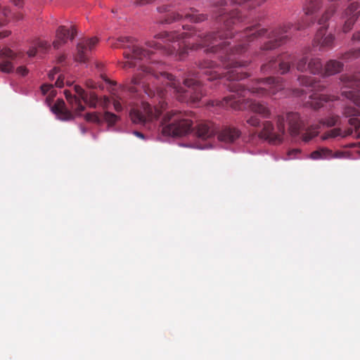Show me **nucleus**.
<instances>
[{"label": "nucleus", "instance_id": "nucleus-1", "mask_svg": "<svg viewBox=\"0 0 360 360\" xmlns=\"http://www.w3.org/2000/svg\"><path fill=\"white\" fill-rule=\"evenodd\" d=\"M231 92L235 94L226 96L222 100L210 101L211 106L231 108L236 110H250L264 119L270 118V109L264 104L252 99L245 98L250 94L257 97L272 96L284 89L283 79L281 77H269L257 79L252 86L245 88L240 83H231L228 86Z\"/></svg>", "mask_w": 360, "mask_h": 360}, {"label": "nucleus", "instance_id": "nucleus-2", "mask_svg": "<svg viewBox=\"0 0 360 360\" xmlns=\"http://www.w3.org/2000/svg\"><path fill=\"white\" fill-rule=\"evenodd\" d=\"M191 114L172 110L162 119V133L167 136H181L190 132L193 127Z\"/></svg>", "mask_w": 360, "mask_h": 360}, {"label": "nucleus", "instance_id": "nucleus-3", "mask_svg": "<svg viewBox=\"0 0 360 360\" xmlns=\"http://www.w3.org/2000/svg\"><path fill=\"white\" fill-rule=\"evenodd\" d=\"M343 115L346 117H349L348 123L352 127L342 129L340 127H335L330 130L326 131L321 136L323 140H327L329 139H335L340 137L341 139H345L346 137L353 134L354 130L356 132L355 138L360 139V133H358V130L360 128V110L352 107L347 106L343 110Z\"/></svg>", "mask_w": 360, "mask_h": 360}, {"label": "nucleus", "instance_id": "nucleus-4", "mask_svg": "<svg viewBox=\"0 0 360 360\" xmlns=\"http://www.w3.org/2000/svg\"><path fill=\"white\" fill-rule=\"evenodd\" d=\"M335 11V8L334 6H330L318 20V24L320 25V27L315 34L313 46H319V51L331 49L334 46L335 36L333 34H326V32L328 27V21L333 15Z\"/></svg>", "mask_w": 360, "mask_h": 360}, {"label": "nucleus", "instance_id": "nucleus-5", "mask_svg": "<svg viewBox=\"0 0 360 360\" xmlns=\"http://www.w3.org/2000/svg\"><path fill=\"white\" fill-rule=\"evenodd\" d=\"M75 95H72L68 90L64 91L65 98L70 105L71 108L75 111L76 115H80L81 112L85 110V106L82 104L83 101L91 108H96L98 97L94 92H86L80 86H74Z\"/></svg>", "mask_w": 360, "mask_h": 360}, {"label": "nucleus", "instance_id": "nucleus-6", "mask_svg": "<svg viewBox=\"0 0 360 360\" xmlns=\"http://www.w3.org/2000/svg\"><path fill=\"white\" fill-rule=\"evenodd\" d=\"M285 117L278 115L276 117V130L271 121L263 122L262 129L259 133V136L271 144H278L283 141L285 134Z\"/></svg>", "mask_w": 360, "mask_h": 360}, {"label": "nucleus", "instance_id": "nucleus-7", "mask_svg": "<svg viewBox=\"0 0 360 360\" xmlns=\"http://www.w3.org/2000/svg\"><path fill=\"white\" fill-rule=\"evenodd\" d=\"M295 60V55L284 53L278 56L276 58H273L269 62L263 64L261 66L260 71L264 75L276 72L284 75L290 71L291 65Z\"/></svg>", "mask_w": 360, "mask_h": 360}, {"label": "nucleus", "instance_id": "nucleus-8", "mask_svg": "<svg viewBox=\"0 0 360 360\" xmlns=\"http://www.w3.org/2000/svg\"><path fill=\"white\" fill-rule=\"evenodd\" d=\"M340 80L343 85L342 94L360 107V73L342 75Z\"/></svg>", "mask_w": 360, "mask_h": 360}, {"label": "nucleus", "instance_id": "nucleus-9", "mask_svg": "<svg viewBox=\"0 0 360 360\" xmlns=\"http://www.w3.org/2000/svg\"><path fill=\"white\" fill-rule=\"evenodd\" d=\"M296 69L299 72H309L312 75H319L323 73V67L321 60L317 57L309 58L304 53L303 56L296 63Z\"/></svg>", "mask_w": 360, "mask_h": 360}, {"label": "nucleus", "instance_id": "nucleus-10", "mask_svg": "<svg viewBox=\"0 0 360 360\" xmlns=\"http://www.w3.org/2000/svg\"><path fill=\"white\" fill-rule=\"evenodd\" d=\"M98 41V39L96 37L84 38L80 40L77 45L75 60L80 63L87 62L89 53L95 48Z\"/></svg>", "mask_w": 360, "mask_h": 360}, {"label": "nucleus", "instance_id": "nucleus-11", "mask_svg": "<svg viewBox=\"0 0 360 360\" xmlns=\"http://www.w3.org/2000/svg\"><path fill=\"white\" fill-rule=\"evenodd\" d=\"M16 57L17 55L10 49L0 50V71L4 73L12 72Z\"/></svg>", "mask_w": 360, "mask_h": 360}, {"label": "nucleus", "instance_id": "nucleus-12", "mask_svg": "<svg viewBox=\"0 0 360 360\" xmlns=\"http://www.w3.org/2000/svg\"><path fill=\"white\" fill-rule=\"evenodd\" d=\"M76 35L77 30L75 26H72L70 30L65 26H60L56 30V39L53 42V48L58 49L68 39L72 40Z\"/></svg>", "mask_w": 360, "mask_h": 360}, {"label": "nucleus", "instance_id": "nucleus-13", "mask_svg": "<svg viewBox=\"0 0 360 360\" xmlns=\"http://www.w3.org/2000/svg\"><path fill=\"white\" fill-rule=\"evenodd\" d=\"M198 66L207 80L212 81L221 77L222 73L215 70L217 64L212 60L204 59L198 63Z\"/></svg>", "mask_w": 360, "mask_h": 360}, {"label": "nucleus", "instance_id": "nucleus-14", "mask_svg": "<svg viewBox=\"0 0 360 360\" xmlns=\"http://www.w3.org/2000/svg\"><path fill=\"white\" fill-rule=\"evenodd\" d=\"M117 116L110 112H105L103 115L98 112H89L84 115L86 121L101 124L104 122L109 125H113L117 120Z\"/></svg>", "mask_w": 360, "mask_h": 360}, {"label": "nucleus", "instance_id": "nucleus-15", "mask_svg": "<svg viewBox=\"0 0 360 360\" xmlns=\"http://www.w3.org/2000/svg\"><path fill=\"white\" fill-rule=\"evenodd\" d=\"M358 9L359 4L356 2L352 3L346 9L344 14V18H345L346 20L342 27V31L344 32H348L353 27L356 20L358 18Z\"/></svg>", "mask_w": 360, "mask_h": 360}, {"label": "nucleus", "instance_id": "nucleus-16", "mask_svg": "<svg viewBox=\"0 0 360 360\" xmlns=\"http://www.w3.org/2000/svg\"><path fill=\"white\" fill-rule=\"evenodd\" d=\"M240 131L238 129L231 127L224 126L218 132V140L225 143H231L235 142L240 136Z\"/></svg>", "mask_w": 360, "mask_h": 360}, {"label": "nucleus", "instance_id": "nucleus-17", "mask_svg": "<svg viewBox=\"0 0 360 360\" xmlns=\"http://www.w3.org/2000/svg\"><path fill=\"white\" fill-rule=\"evenodd\" d=\"M217 130L218 128L212 122L205 121L198 124L196 134L202 140H207L212 138Z\"/></svg>", "mask_w": 360, "mask_h": 360}, {"label": "nucleus", "instance_id": "nucleus-18", "mask_svg": "<svg viewBox=\"0 0 360 360\" xmlns=\"http://www.w3.org/2000/svg\"><path fill=\"white\" fill-rule=\"evenodd\" d=\"M286 120L289 125V131L290 134L295 136L299 134L301 129L304 124L300 116L297 112H288L286 115Z\"/></svg>", "mask_w": 360, "mask_h": 360}, {"label": "nucleus", "instance_id": "nucleus-19", "mask_svg": "<svg viewBox=\"0 0 360 360\" xmlns=\"http://www.w3.org/2000/svg\"><path fill=\"white\" fill-rule=\"evenodd\" d=\"M344 68V63L335 59L328 60L323 66V75L332 76L341 72Z\"/></svg>", "mask_w": 360, "mask_h": 360}, {"label": "nucleus", "instance_id": "nucleus-20", "mask_svg": "<svg viewBox=\"0 0 360 360\" xmlns=\"http://www.w3.org/2000/svg\"><path fill=\"white\" fill-rule=\"evenodd\" d=\"M297 80L301 85L311 88L314 91H321L324 89V86L321 85L319 81L313 79L311 77L300 75L298 77Z\"/></svg>", "mask_w": 360, "mask_h": 360}, {"label": "nucleus", "instance_id": "nucleus-21", "mask_svg": "<svg viewBox=\"0 0 360 360\" xmlns=\"http://www.w3.org/2000/svg\"><path fill=\"white\" fill-rule=\"evenodd\" d=\"M65 103L63 101H58L55 105H54V110L56 114H58L59 118L61 120H70L74 118L73 114L68 110L65 106Z\"/></svg>", "mask_w": 360, "mask_h": 360}, {"label": "nucleus", "instance_id": "nucleus-22", "mask_svg": "<svg viewBox=\"0 0 360 360\" xmlns=\"http://www.w3.org/2000/svg\"><path fill=\"white\" fill-rule=\"evenodd\" d=\"M321 6V0H307L304 6L305 14L309 15L316 13Z\"/></svg>", "mask_w": 360, "mask_h": 360}, {"label": "nucleus", "instance_id": "nucleus-23", "mask_svg": "<svg viewBox=\"0 0 360 360\" xmlns=\"http://www.w3.org/2000/svg\"><path fill=\"white\" fill-rule=\"evenodd\" d=\"M332 155L333 150L327 148H321L313 151L310 155V158L313 160L329 159L332 158Z\"/></svg>", "mask_w": 360, "mask_h": 360}, {"label": "nucleus", "instance_id": "nucleus-24", "mask_svg": "<svg viewBox=\"0 0 360 360\" xmlns=\"http://www.w3.org/2000/svg\"><path fill=\"white\" fill-rule=\"evenodd\" d=\"M311 99V106L314 110H318L321 108L323 105V103L327 102L328 100V97L326 95L321 94L316 95L313 94L310 96Z\"/></svg>", "mask_w": 360, "mask_h": 360}, {"label": "nucleus", "instance_id": "nucleus-25", "mask_svg": "<svg viewBox=\"0 0 360 360\" xmlns=\"http://www.w3.org/2000/svg\"><path fill=\"white\" fill-rule=\"evenodd\" d=\"M319 124L312 125L309 127L302 135V140L304 142H308L316 136L319 134Z\"/></svg>", "mask_w": 360, "mask_h": 360}, {"label": "nucleus", "instance_id": "nucleus-26", "mask_svg": "<svg viewBox=\"0 0 360 360\" xmlns=\"http://www.w3.org/2000/svg\"><path fill=\"white\" fill-rule=\"evenodd\" d=\"M321 124L328 127L340 125V117L338 115L330 114L321 122Z\"/></svg>", "mask_w": 360, "mask_h": 360}, {"label": "nucleus", "instance_id": "nucleus-27", "mask_svg": "<svg viewBox=\"0 0 360 360\" xmlns=\"http://www.w3.org/2000/svg\"><path fill=\"white\" fill-rule=\"evenodd\" d=\"M360 57V49H352L344 53H342L339 57L340 59L345 62L354 60Z\"/></svg>", "mask_w": 360, "mask_h": 360}, {"label": "nucleus", "instance_id": "nucleus-28", "mask_svg": "<svg viewBox=\"0 0 360 360\" xmlns=\"http://www.w3.org/2000/svg\"><path fill=\"white\" fill-rule=\"evenodd\" d=\"M34 44L37 46V48L41 51H46L50 49L51 45L44 40H41L40 39H37L34 40Z\"/></svg>", "mask_w": 360, "mask_h": 360}, {"label": "nucleus", "instance_id": "nucleus-29", "mask_svg": "<svg viewBox=\"0 0 360 360\" xmlns=\"http://www.w3.org/2000/svg\"><path fill=\"white\" fill-rule=\"evenodd\" d=\"M246 122L254 127H258L260 126V120L256 115H252L247 117Z\"/></svg>", "mask_w": 360, "mask_h": 360}, {"label": "nucleus", "instance_id": "nucleus-30", "mask_svg": "<svg viewBox=\"0 0 360 360\" xmlns=\"http://www.w3.org/2000/svg\"><path fill=\"white\" fill-rule=\"evenodd\" d=\"M37 46L34 44V41L32 42L31 47L27 51V55L29 57H34L37 52Z\"/></svg>", "mask_w": 360, "mask_h": 360}, {"label": "nucleus", "instance_id": "nucleus-31", "mask_svg": "<svg viewBox=\"0 0 360 360\" xmlns=\"http://www.w3.org/2000/svg\"><path fill=\"white\" fill-rule=\"evenodd\" d=\"M114 108L117 112H120L122 110V103L120 98L113 99Z\"/></svg>", "mask_w": 360, "mask_h": 360}, {"label": "nucleus", "instance_id": "nucleus-32", "mask_svg": "<svg viewBox=\"0 0 360 360\" xmlns=\"http://www.w3.org/2000/svg\"><path fill=\"white\" fill-rule=\"evenodd\" d=\"M51 89H53L52 84H43L41 86V91L43 94H47Z\"/></svg>", "mask_w": 360, "mask_h": 360}, {"label": "nucleus", "instance_id": "nucleus-33", "mask_svg": "<svg viewBox=\"0 0 360 360\" xmlns=\"http://www.w3.org/2000/svg\"><path fill=\"white\" fill-rule=\"evenodd\" d=\"M16 71H17V73H18L19 75H21L22 76L26 75L28 72V70H27V68L23 66H20V67L18 68Z\"/></svg>", "mask_w": 360, "mask_h": 360}, {"label": "nucleus", "instance_id": "nucleus-34", "mask_svg": "<svg viewBox=\"0 0 360 360\" xmlns=\"http://www.w3.org/2000/svg\"><path fill=\"white\" fill-rule=\"evenodd\" d=\"M300 153V149H292V150H290L288 153V155L289 156V159H292L295 156H296Z\"/></svg>", "mask_w": 360, "mask_h": 360}, {"label": "nucleus", "instance_id": "nucleus-35", "mask_svg": "<svg viewBox=\"0 0 360 360\" xmlns=\"http://www.w3.org/2000/svg\"><path fill=\"white\" fill-rule=\"evenodd\" d=\"M345 153L342 151L333 152L332 158H342L345 157Z\"/></svg>", "mask_w": 360, "mask_h": 360}, {"label": "nucleus", "instance_id": "nucleus-36", "mask_svg": "<svg viewBox=\"0 0 360 360\" xmlns=\"http://www.w3.org/2000/svg\"><path fill=\"white\" fill-rule=\"evenodd\" d=\"M213 4L217 7H223L226 4V3L224 0H217V1H214Z\"/></svg>", "mask_w": 360, "mask_h": 360}, {"label": "nucleus", "instance_id": "nucleus-37", "mask_svg": "<svg viewBox=\"0 0 360 360\" xmlns=\"http://www.w3.org/2000/svg\"><path fill=\"white\" fill-rule=\"evenodd\" d=\"M55 85L57 87H62L63 86V79L61 78L60 76H59L55 83Z\"/></svg>", "mask_w": 360, "mask_h": 360}, {"label": "nucleus", "instance_id": "nucleus-38", "mask_svg": "<svg viewBox=\"0 0 360 360\" xmlns=\"http://www.w3.org/2000/svg\"><path fill=\"white\" fill-rule=\"evenodd\" d=\"M59 71V69L58 68H54L53 70L49 74V77L51 79H53L54 75L58 73Z\"/></svg>", "mask_w": 360, "mask_h": 360}, {"label": "nucleus", "instance_id": "nucleus-39", "mask_svg": "<svg viewBox=\"0 0 360 360\" xmlns=\"http://www.w3.org/2000/svg\"><path fill=\"white\" fill-rule=\"evenodd\" d=\"M10 34H11V32L8 31V30L0 32V39L9 36Z\"/></svg>", "mask_w": 360, "mask_h": 360}, {"label": "nucleus", "instance_id": "nucleus-40", "mask_svg": "<svg viewBox=\"0 0 360 360\" xmlns=\"http://www.w3.org/2000/svg\"><path fill=\"white\" fill-rule=\"evenodd\" d=\"M86 86L90 89H94L96 87V83L90 80L86 82Z\"/></svg>", "mask_w": 360, "mask_h": 360}, {"label": "nucleus", "instance_id": "nucleus-41", "mask_svg": "<svg viewBox=\"0 0 360 360\" xmlns=\"http://www.w3.org/2000/svg\"><path fill=\"white\" fill-rule=\"evenodd\" d=\"M352 39L354 41H360V31L356 32L353 34Z\"/></svg>", "mask_w": 360, "mask_h": 360}, {"label": "nucleus", "instance_id": "nucleus-42", "mask_svg": "<svg viewBox=\"0 0 360 360\" xmlns=\"http://www.w3.org/2000/svg\"><path fill=\"white\" fill-rule=\"evenodd\" d=\"M13 3L18 7H21L22 6V0H11Z\"/></svg>", "mask_w": 360, "mask_h": 360}, {"label": "nucleus", "instance_id": "nucleus-43", "mask_svg": "<svg viewBox=\"0 0 360 360\" xmlns=\"http://www.w3.org/2000/svg\"><path fill=\"white\" fill-rule=\"evenodd\" d=\"M13 18H14L16 20H20L22 19L23 15H22V13H18L13 14Z\"/></svg>", "mask_w": 360, "mask_h": 360}, {"label": "nucleus", "instance_id": "nucleus-44", "mask_svg": "<svg viewBox=\"0 0 360 360\" xmlns=\"http://www.w3.org/2000/svg\"><path fill=\"white\" fill-rule=\"evenodd\" d=\"M3 14L4 16L6 17H8L9 15L11 14V11L9 10H8L7 8H4L2 12L0 13V15L1 14Z\"/></svg>", "mask_w": 360, "mask_h": 360}, {"label": "nucleus", "instance_id": "nucleus-45", "mask_svg": "<svg viewBox=\"0 0 360 360\" xmlns=\"http://www.w3.org/2000/svg\"><path fill=\"white\" fill-rule=\"evenodd\" d=\"M109 102H110L109 98L108 97L105 96L103 98V102L102 103L103 108H106V106H107V105L108 104Z\"/></svg>", "mask_w": 360, "mask_h": 360}, {"label": "nucleus", "instance_id": "nucleus-46", "mask_svg": "<svg viewBox=\"0 0 360 360\" xmlns=\"http://www.w3.org/2000/svg\"><path fill=\"white\" fill-rule=\"evenodd\" d=\"M65 60V55L60 56L58 58V59H57L58 63H63Z\"/></svg>", "mask_w": 360, "mask_h": 360}, {"label": "nucleus", "instance_id": "nucleus-47", "mask_svg": "<svg viewBox=\"0 0 360 360\" xmlns=\"http://www.w3.org/2000/svg\"><path fill=\"white\" fill-rule=\"evenodd\" d=\"M135 135H136L138 137L143 138V134L139 131H134Z\"/></svg>", "mask_w": 360, "mask_h": 360}, {"label": "nucleus", "instance_id": "nucleus-48", "mask_svg": "<svg viewBox=\"0 0 360 360\" xmlns=\"http://www.w3.org/2000/svg\"><path fill=\"white\" fill-rule=\"evenodd\" d=\"M81 131L82 134H85L86 132V129L84 127H81Z\"/></svg>", "mask_w": 360, "mask_h": 360}]
</instances>
